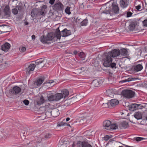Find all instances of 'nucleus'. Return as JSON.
I'll return each instance as SVG.
<instances>
[{"instance_id":"obj_1","label":"nucleus","mask_w":147,"mask_h":147,"mask_svg":"<svg viewBox=\"0 0 147 147\" xmlns=\"http://www.w3.org/2000/svg\"><path fill=\"white\" fill-rule=\"evenodd\" d=\"M106 5L105 10L101 11V13H104L106 14H109L112 16L114 14H117L119 13V9L117 5V3L115 2H113L110 4V2L107 3L104 6V8Z\"/></svg>"},{"instance_id":"obj_2","label":"nucleus","mask_w":147,"mask_h":147,"mask_svg":"<svg viewBox=\"0 0 147 147\" xmlns=\"http://www.w3.org/2000/svg\"><path fill=\"white\" fill-rule=\"evenodd\" d=\"M71 33V31L66 28L64 29L61 32L58 28L56 30V37L57 39H60L61 36L63 37H66L70 35Z\"/></svg>"},{"instance_id":"obj_3","label":"nucleus","mask_w":147,"mask_h":147,"mask_svg":"<svg viewBox=\"0 0 147 147\" xmlns=\"http://www.w3.org/2000/svg\"><path fill=\"white\" fill-rule=\"evenodd\" d=\"M69 94L68 91L66 89H64L61 91V93H57L55 95L56 101H58L61 99L67 96Z\"/></svg>"},{"instance_id":"obj_4","label":"nucleus","mask_w":147,"mask_h":147,"mask_svg":"<svg viewBox=\"0 0 147 147\" xmlns=\"http://www.w3.org/2000/svg\"><path fill=\"white\" fill-rule=\"evenodd\" d=\"M122 95L127 98H130L134 97L135 92L129 90H123L121 93Z\"/></svg>"},{"instance_id":"obj_5","label":"nucleus","mask_w":147,"mask_h":147,"mask_svg":"<svg viewBox=\"0 0 147 147\" xmlns=\"http://www.w3.org/2000/svg\"><path fill=\"white\" fill-rule=\"evenodd\" d=\"M47 60L46 59H40L36 60L35 61V66L38 68L42 67L45 65L47 66Z\"/></svg>"},{"instance_id":"obj_6","label":"nucleus","mask_w":147,"mask_h":147,"mask_svg":"<svg viewBox=\"0 0 147 147\" xmlns=\"http://www.w3.org/2000/svg\"><path fill=\"white\" fill-rule=\"evenodd\" d=\"M47 8L46 5H44L41 7V9H37V16H45L46 13V9Z\"/></svg>"},{"instance_id":"obj_7","label":"nucleus","mask_w":147,"mask_h":147,"mask_svg":"<svg viewBox=\"0 0 147 147\" xmlns=\"http://www.w3.org/2000/svg\"><path fill=\"white\" fill-rule=\"evenodd\" d=\"M21 91V89L18 86H15L12 89L9 90V93L11 94L16 95L19 93Z\"/></svg>"},{"instance_id":"obj_8","label":"nucleus","mask_w":147,"mask_h":147,"mask_svg":"<svg viewBox=\"0 0 147 147\" xmlns=\"http://www.w3.org/2000/svg\"><path fill=\"white\" fill-rule=\"evenodd\" d=\"M51 33H49L47 36L45 37L44 36H42L40 38V41L43 43H47V41L51 40L53 38V36H51Z\"/></svg>"},{"instance_id":"obj_9","label":"nucleus","mask_w":147,"mask_h":147,"mask_svg":"<svg viewBox=\"0 0 147 147\" xmlns=\"http://www.w3.org/2000/svg\"><path fill=\"white\" fill-rule=\"evenodd\" d=\"M143 106L141 104H133L129 106V108L130 110L134 111L135 110L140 109L143 108Z\"/></svg>"},{"instance_id":"obj_10","label":"nucleus","mask_w":147,"mask_h":147,"mask_svg":"<svg viewBox=\"0 0 147 147\" xmlns=\"http://www.w3.org/2000/svg\"><path fill=\"white\" fill-rule=\"evenodd\" d=\"M119 52V50L115 49L109 52L107 54L111 58L112 57H114L120 55Z\"/></svg>"},{"instance_id":"obj_11","label":"nucleus","mask_w":147,"mask_h":147,"mask_svg":"<svg viewBox=\"0 0 147 147\" xmlns=\"http://www.w3.org/2000/svg\"><path fill=\"white\" fill-rule=\"evenodd\" d=\"M112 61V58L107 54L106 55V58L103 63L104 65L106 67L110 66L111 63Z\"/></svg>"},{"instance_id":"obj_12","label":"nucleus","mask_w":147,"mask_h":147,"mask_svg":"<svg viewBox=\"0 0 147 147\" xmlns=\"http://www.w3.org/2000/svg\"><path fill=\"white\" fill-rule=\"evenodd\" d=\"M77 147H92L88 142L78 141L77 144Z\"/></svg>"},{"instance_id":"obj_13","label":"nucleus","mask_w":147,"mask_h":147,"mask_svg":"<svg viewBox=\"0 0 147 147\" xmlns=\"http://www.w3.org/2000/svg\"><path fill=\"white\" fill-rule=\"evenodd\" d=\"M53 7L55 9L61 11L63 9V6L61 2H58L55 3Z\"/></svg>"},{"instance_id":"obj_14","label":"nucleus","mask_w":147,"mask_h":147,"mask_svg":"<svg viewBox=\"0 0 147 147\" xmlns=\"http://www.w3.org/2000/svg\"><path fill=\"white\" fill-rule=\"evenodd\" d=\"M46 115L47 114H51L53 117H56L58 116L59 114V110L57 109L53 110L51 112H46Z\"/></svg>"},{"instance_id":"obj_15","label":"nucleus","mask_w":147,"mask_h":147,"mask_svg":"<svg viewBox=\"0 0 147 147\" xmlns=\"http://www.w3.org/2000/svg\"><path fill=\"white\" fill-rule=\"evenodd\" d=\"M143 68L142 64H138L134 65L132 68L134 71L138 72L141 71L143 69Z\"/></svg>"},{"instance_id":"obj_16","label":"nucleus","mask_w":147,"mask_h":147,"mask_svg":"<svg viewBox=\"0 0 147 147\" xmlns=\"http://www.w3.org/2000/svg\"><path fill=\"white\" fill-rule=\"evenodd\" d=\"M119 103L118 100L115 99H112L109 101V104H110V107L115 106Z\"/></svg>"},{"instance_id":"obj_17","label":"nucleus","mask_w":147,"mask_h":147,"mask_svg":"<svg viewBox=\"0 0 147 147\" xmlns=\"http://www.w3.org/2000/svg\"><path fill=\"white\" fill-rule=\"evenodd\" d=\"M10 47V44L6 42L1 46V49L5 51H8Z\"/></svg>"},{"instance_id":"obj_18","label":"nucleus","mask_w":147,"mask_h":147,"mask_svg":"<svg viewBox=\"0 0 147 147\" xmlns=\"http://www.w3.org/2000/svg\"><path fill=\"white\" fill-rule=\"evenodd\" d=\"M111 123V121L109 120L105 121L103 123V126L107 129H109V127Z\"/></svg>"},{"instance_id":"obj_19","label":"nucleus","mask_w":147,"mask_h":147,"mask_svg":"<svg viewBox=\"0 0 147 147\" xmlns=\"http://www.w3.org/2000/svg\"><path fill=\"white\" fill-rule=\"evenodd\" d=\"M120 2L121 7L123 8L126 7L128 4V2L126 0H121Z\"/></svg>"},{"instance_id":"obj_20","label":"nucleus","mask_w":147,"mask_h":147,"mask_svg":"<svg viewBox=\"0 0 147 147\" xmlns=\"http://www.w3.org/2000/svg\"><path fill=\"white\" fill-rule=\"evenodd\" d=\"M119 51H120V55H121L123 56H125L127 55L128 52L125 48H123L119 50Z\"/></svg>"},{"instance_id":"obj_21","label":"nucleus","mask_w":147,"mask_h":147,"mask_svg":"<svg viewBox=\"0 0 147 147\" xmlns=\"http://www.w3.org/2000/svg\"><path fill=\"white\" fill-rule=\"evenodd\" d=\"M4 12L5 15L9 16L11 13L9 6L8 5L6 6L4 9Z\"/></svg>"},{"instance_id":"obj_22","label":"nucleus","mask_w":147,"mask_h":147,"mask_svg":"<svg viewBox=\"0 0 147 147\" xmlns=\"http://www.w3.org/2000/svg\"><path fill=\"white\" fill-rule=\"evenodd\" d=\"M37 9H32L31 12V16L33 18L38 17L37 14Z\"/></svg>"},{"instance_id":"obj_23","label":"nucleus","mask_w":147,"mask_h":147,"mask_svg":"<svg viewBox=\"0 0 147 147\" xmlns=\"http://www.w3.org/2000/svg\"><path fill=\"white\" fill-rule=\"evenodd\" d=\"M45 102V99L42 96L40 97L39 99L37 101V104L38 105H40L43 104Z\"/></svg>"},{"instance_id":"obj_24","label":"nucleus","mask_w":147,"mask_h":147,"mask_svg":"<svg viewBox=\"0 0 147 147\" xmlns=\"http://www.w3.org/2000/svg\"><path fill=\"white\" fill-rule=\"evenodd\" d=\"M134 116L135 118L138 120L142 119V115L140 112H136L134 114Z\"/></svg>"},{"instance_id":"obj_25","label":"nucleus","mask_w":147,"mask_h":147,"mask_svg":"<svg viewBox=\"0 0 147 147\" xmlns=\"http://www.w3.org/2000/svg\"><path fill=\"white\" fill-rule=\"evenodd\" d=\"M44 81V79L43 78H39L36 81L34 84L37 86H40L41 85Z\"/></svg>"},{"instance_id":"obj_26","label":"nucleus","mask_w":147,"mask_h":147,"mask_svg":"<svg viewBox=\"0 0 147 147\" xmlns=\"http://www.w3.org/2000/svg\"><path fill=\"white\" fill-rule=\"evenodd\" d=\"M35 67H36L35 65L34 64H30L28 68L27 72L28 71L29 73L30 71H33Z\"/></svg>"},{"instance_id":"obj_27","label":"nucleus","mask_w":147,"mask_h":147,"mask_svg":"<svg viewBox=\"0 0 147 147\" xmlns=\"http://www.w3.org/2000/svg\"><path fill=\"white\" fill-rule=\"evenodd\" d=\"M101 84L100 81H98L97 80H95L92 82V84L95 87H98L100 85V84Z\"/></svg>"},{"instance_id":"obj_28","label":"nucleus","mask_w":147,"mask_h":147,"mask_svg":"<svg viewBox=\"0 0 147 147\" xmlns=\"http://www.w3.org/2000/svg\"><path fill=\"white\" fill-rule=\"evenodd\" d=\"M92 117V115H89L84 117L85 119L86 122L87 123H89L91 122Z\"/></svg>"},{"instance_id":"obj_29","label":"nucleus","mask_w":147,"mask_h":147,"mask_svg":"<svg viewBox=\"0 0 147 147\" xmlns=\"http://www.w3.org/2000/svg\"><path fill=\"white\" fill-rule=\"evenodd\" d=\"M8 133V132L7 131L5 130L3 128H0V134L1 135H2L1 134H3V137L4 136H6Z\"/></svg>"},{"instance_id":"obj_30","label":"nucleus","mask_w":147,"mask_h":147,"mask_svg":"<svg viewBox=\"0 0 147 147\" xmlns=\"http://www.w3.org/2000/svg\"><path fill=\"white\" fill-rule=\"evenodd\" d=\"M64 105L65 106H67L73 104V102H71L70 99L66 100L64 101Z\"/></svg>"},{"instance_id":"obj_31","label":"nucleus","mask_w":147,"mask_h":147,"mask_svg":"<svg viewBox=\"0 0 147 147\" xmlns=\"http://www.w3.org/2000/svg\"><path fill=\"white\" fill-rule=\"evenodd\" d=\"M135 25L133 23H131L128 26V28L130 31H133L135 28Z\"/></svg>"},{"instance_id":"obj_32","label":"nucleus","mask_w":147,"mask_h":147,"mask_svg":"<svg viewBox=\"0 0 147 147\" xmlns=\"http://www.w3.org/2000/svg\"><path fill=\"white\" fill-rule=\"evenodd\" d=\"M121 125L122 127L125 128L128 126V124L127 122L125 121H123L121 123Z\"/></svg>"},{"instance_id":"obj_33","label":"nucleus","mask_w":147,"mask_h":147,"mask_svg":"<svg viewBox=\"0 0 147 147\" xmlns=\"http://www.w3.org/2000/svg\"><path fill=\"white\" fill-rule=\"evenodd\" d=\"M117 128L118 126L117 125H116L115 124L113 123L110 124L109 128V129H115Z\"/></svg>"},{"instance_id":"obj_34","label":"nucleus","mask_w":147,"mask_h":147,"mask_svg":"<svg viewBox=\"0 0 147 147\" xmlns=\"http://www.w3.org/2000/svg\"><path fill=\"white\" fill-rule=\"evenodd\" d=\"M136 78H127V79H125L123 80H122L120 82H121V83H124L125 82H130L132 80H134V79H135Z\"/></svg>"},{"instance_id":"obj_35","label":"nucleus","mask_w":147,"mask_h":147,"mask_svg":"<svg viewBox=\"0 0 147 147\" xmlns=\"http://www.w3.org/2000/svg\"><path fill=\"white\" fill-rule=\"evenodd\" d=\"M88 23V20L87 18L84 20L81 23V25L82 26H86Z\"/></svg>"},{"instance_id":"obj_36","label":"nucleus","mask_w":147,"mask_h":147,"mask_svg":"<svg viewBox=\"0 0 147 147\" xmlns=\"http://www.w3.org/2000/svg\"><path fill=\"white\" fill-rule=\"evenodd\" d=\"M70 99L71 102H73V103L79 100V99H77V96L73 97Z\"/></svg>"},{"instance_id":"obj_37","label":"nucleus","mask_w":147,"mask_h":147,"mask_svg":"<svg viewBox=\"0 0 147 147\" xmlns=\"http://www.w3.org/2000/svg\"><path fill=\"white\" fill-rule=\"evenodd\" d=\"M48 99L49 101L56 100L55 97V95H52L49 96L48 97Z\"/></svg>"},{"instance_id":"obj_38","label":"nucleus","mask_w":147,"mask_h":147,"mask_svg":"<svg viewBox=\"0 0 147 147\" xmlns=\"http://www.w3.org/2000/svg\"><path fill=\"white\" fill-rule=\"evenodd\" d=\"M79 56L80 58L82 59V60H84L85 59V55L84 53L83 52L80 53Z\"/></svg>"},{"instance_id":"obj_39","label":"nucleus","mask_w":147,"mask_h":147,"mask_svg":"<svg viewBox=\"0 0 147 147\" xmlns=\"http://www.w3.org/2000/svg\"><path fill=\"white\" fill-rule=\"evenodd\" d=\"M65 12L68 15H69L71 14V13L70 11V7H67L65 9Z\"/></svg>"},{"instance_id":"obj_40","label":"nucleus","mask_w":147,"mask_h":147,"mask_svg":"<svg viewBox=\"0 0 147 147\" xmlns=\"http://www.w3.org/2000/svg\"><path fill=\"white\" fill-rule=\"evenodd\" d=\"M12 13L14 15L17 14L18 13V11L16 7L15 8L13 9H12Z\"/></svg>"},{"instance_id":"obj_41","label":"nucleus","mask_w":147,"mask_h":147,"mask_svg":"<svg viewBox=\"0 0 147 147\" xmlns=\"http://www.w3.org/2000/svg\"><path fill=\"white\" fill-rule=\"evenodd\" d=\"M67 123H63L62 122H61L57 124V127H59L63 125H67Z\"/></svg>"},{"instance_id":"obj_42","label":"nucleus","mask_w":147,"mask_h":147,"mask_svg":"<svg viewBox=\"0 0 147 147\" xmlns=\"http://www.w3.org/2000/svg\"><path fill=\"white\" fill-rule=\"evenodd\" d=\"M79 122L81 123H83L86 122L85 119L84 117H82L79 121Z\"/></svg>"},{"instance_id":"obj_43","label":"nucleus","mask_w":147,"mask_h":147,"mask_svg":"<svg viewBox=\"0 0 147 147\" xmlns=\"http://www.w3.org/2000/svg\"><path fill=\"white\" fill-rule=\"evenodd\" d=\"M102 106L105 107H110V104H109V102L107 103L103 104Z\"/></svg>"},{"instance_id":"obj_44","label":"nucleus","mask_w":147,"mask_h":147,"mask_svg":"<svg viewBox=\"0 0 147 147\" xmlns=\"http://www.w3.org/2000/svg\"><path fill=\"white\" fill-rule=\"evenodd\" d=\"M110 66H111V67L112 68H116V63H111Z\"/></svg>"},{"instance_id":"obj_45","label":"nucleus","mask_w":147,"mask_h":147,"mask_svg":"<svg viewBox=\"0 0 147 147\" xmlns=\"http://www.w3.org/2000/svg\"><path fill=\"white\" fill-rule=\"evenodd\" d=\"M16 8H17V9L18 11H22V7L21 6H17L16 7Z\"/></svg>"},{"instance_id":"obj_46","label":"nucleus","mask_w":147,"mask_h":147,"mask_svg":"<svg viewBox=\"0 0 147 147\" xmlns=\"http://www.w3.org/2000/svg\"><path fill=\"white\" fill-rule=\"evenodd\" d=\"M111 93L110 92V91L109 90H107L106 92V94L107 95L109 96L110 97L111 95Z\"/></svg>"},{"instance_id":"obj_47","label":"nucleus","mask_w":147,"mask_h":147,"mask_svg":"<svg viewBox=\"0 0 147 147\" xmlns=\"http://www.w3.org/2000/svg\"><path fill=\"white\" fill-rule=\"evenodd\" d=\"M51 134H49V133H47L46 134V135L45 136V138H49L51 137Z\"/></svg>"},{"instance_id":"obj_48","label":"nucleus","mask_w":147,"mask_h":147,"mask_svg":"<svg viewBox=\"0 0 147 147\" xmlns=\"http://www.w3.org/2000/svg\"><path fill=\"white\" fill-rule=\"evenodd\" d=\"M23 102L26 105H28L29 104V101L27 100H25L23 101Z\"/></svg>"},{"instance_id":"obj_49","label":"nucleus","mask_w":147,"mask_h":147,"mask_svg":"<svg viewBox=\"0 0 147 147\" xmlns=\"http://www.w3.org/2000/svg\"><path fill=\"white\" fill-rule=\"evenodd\" d=\"M132 14V13L130 12H127V17H131Z\"/></svg>"},{"instance_id":"obj_50","label":"nucleus","mask_w":147,"mask_h":147,"mask_svg":"<svg viewBox=\"0 0 147 147\" xmlns=\"http://www.w3.org/2000/svg\"><path fill=\"white\" fill-rule=\"evenodd\" d=\"M61 142L59 143V147H66V146L65 144L63 143V144H61Z\"/></svg>"},{"instance_id":"obj_51","label":"nucleus","mask_w":147,"mask_h":147,"mask_svg":"<svg viewBox=\"0 0 147 147\" xmlns=\"http://www.w3.org/2000/svg\"><path fill=\"white\" fill-rule=\"evenodd\" d=\"M104 140H105V141H107L109 140V138H110L109 136L108 135H106L105 137H104Z\"/></svg>"},{"instance_id":"obj_52","label":"nucleus","mask_w":147,"mask_h":147,"mask_svg":"<svg viewBox=\"0 0 147 147\" xmlns=\"http://www.w3.org/2000/svg\"><path fill=\"white\" fill-rule=\"evenodd\" d=\"M143 138H142L138 137L136 138V141H139L141 140H143Z\"/></svg>"},{"instance_id":"obj_53","label":"nucleus","mask_w":147,"mask_h":147,"mask_svg":"<svg viewBox=\"0 0 147 147\" xmlns=\"http://www.w3.org/2000/svg\"><path fill=\"white\" fill-rule=\"evenodd\" d=\"M26 133H27V132L26 131H22V132H21V134L20 135H23V136H25V135H26Z\"/></svg>"},{"instance_id":"obj_54","label":"nucleus","mask_w":147,"mask_h":147,"mask_svg":"<svg viewBox=\"0 0 147 147\" xmlns=\"http://www.w3.org/2000/svg\"><path fill=\"white\" fill-rule=\"evenodd\" d=\"M143 24L144 26L147 27V20H145L143 22Z\"/></svg>"},{"instance_id":"obj_55","label":"nucleus","mask_w":147,"mask_h":147,"mask_svg":"<svg viewBox=\"0 0 147 147\" xmlns=\"http://www.w3.org/2000/svg\"><path fill=\"white\" fill-rule=\"evenodd\" d=\"M55 0H50L49 3L51 5H53L54 3Z\"/></svg>"},{"instance_id":"obj_56","label":"nucleus","mask_w":147,"mask_h":147,"mask_svg":"<svg viewBox=\"0 0 147 147\" xmlns=\"http://www.w3.org/2000/svg\"><path fill=\"white\" fill-rule=\"evenodd\" d=\"M26 50V48L25 47H23L21 49L20 51L21 52H24Z\"/></svg>"},{"instance_id":"obj_57","label":"nucleus","mask_w":147,"mask_h":147,"mask_svg":"<svg viewBox=\"0 0 147 147\" xmlns=\"http://www.w3.org/2000/svg\"><path fill=\"white\" fill-rule=\"evenodd\" d=\"M141 7V6L140 5H138L136 7V9L138 10H139L140 9Z\"/></svg>"},{"instance_id":"obj_58","label":"nucleus","mask_w":147,"mask_h":147,"mask_svg":"<svg viewBox=\"0 0 147 147\" xmlns=\"http://www.w3.org/2000/svg\"><path fill=\"white\" fill-rule=\"evenodd\" d=\"M3 26H4L5 27H4V29H7L8 28H9L10 29V27L9 26H7L6 25H2Z\"/></svg>"},{"instance_id":"obj_59","label":"nucleus","mask_w":147,"mask_h":147,"mask_svg":"<svg viewBox=\"0 0 147 147\" xmlns=\"http://www.w3.org/2000/svg\"><path fill=\"white\" fill-rule=\"evenodd\" d=\"M53 82H54V81L53 80H50L49 81V82H48L47 83L51 84V83H53Z\"/></svg>"},{"instance_id":"obj_60","label":"nucleus","mask_w":147,"mask_h":147,"mask_svg":"<svg viewBox=\"0 0 147 147\" xmlns=\"http://www.w3.org/2000/svg\"><path fill=\"white\" fill-rule=\"evenodd\" d=\"M32 38L33 40H34L35 38V36L34 35H32Z\"/></svg>"},{"instance_id":"obj_61","label":"nucleus","mask_w":147,"mask_h":147,"mask_svg":"<svg viewBox=\"0 0 147 147\" xmlns=\"http://www.w3.org/2000/svg\"><path fill=\"white\" fill-rule=\"evenodd\" d=\"M74 53L75 54V55H76L77 53V51H74Z\"/></svg>"},{"instance_id":"obj_62","label":"nucleus","mask_w":147,"mask_h":147,"mask_svg":"<svg viewBox=\"0 0 147 147\" xmlns=\"http://www.w3.org/2000/svg\"><path fill=\"white\" fill-rule=\"evenodd\" d=\"M69 120H70V118H69V117H67L66 119V121H69Z\"/></svg>"},{"instance_id":"obj_63","label":"nucleus","mask_w":147,"mask_h":147,"mask_svg":"<svg viewBox=\"0 0 147 147\" xmlns=\"http://www.w3.org/2000/svg\"><path fill=\"white\" fill-rule=\"evenodd\" d=\"M2 59L1 58H0V63H1L2 61Z\"/></svg>"},{"instance_id":"obj_64","label":"nucleus","mask_w":147,"mask_h":147,"mask_svg":"<svg viewBox=\"0 0 147 147\" xmlns=\"http://www.w3.org/2000/svg\"><path fill=\"white\" fill-rule=\"evenodd\" d=\"M67 125L68 126H70V124H67Z\"/></svg>"}]
</instances>
